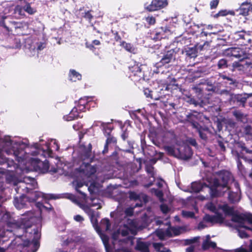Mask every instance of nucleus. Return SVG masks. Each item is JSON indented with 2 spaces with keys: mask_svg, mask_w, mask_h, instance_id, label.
<instances>
[{
  "mask_svg": "<svg viewBox=\"0 0 252 252\" xmlns=\"http://www.w3.org/2000/svg\"><path fill=\"white\" fill-rule=\"evenodd\" d=\"M29 203L35 202L39 198L42 197L47 199H56L57 197L53 194H45L38 191H32L27 195Z\"/></svg>",
  "mask_w": 252,
  "mask_h": 252,
  "instance_id": "6e6552de",
  "label": "nucleus"
},
{
  "mask_svg": "<svg viewBox=\"0 0 252 252\" xmlns=\"http://www.w3.org/2000/svg\"><path fill=\"white\" fill-rule=\"evenodd\" d=\"M100 226L102 228L105 229L106 231L109 230L111 227V223L107 218H104L101 220Z\"/></svg>",
  "mask_w": 252,
  "mask_h": 252,
  "instance_id": "a18cd8bd",
  "label": "nucleus"
},
{
  "mask_svg": "<svg viewBox=\"0 0 252 252\" xmlns=\"http://www.w3.org/2000/svg\"><path fill=\"white\" fill-rule=\"evenodd\" d=\"M233 38L235 40H242L241 45H247L251 43L252 40L250 37V35L247 34L244 31H238L233 34Z\"/></svg>",
  "mask_w": 252,
  "mask_h": 252,
  "instance_id": "f8f14e48",
  "label": "nucleus"
},
{
  "mask_svg": "<svg viewBox=\"0 0 252 252\" xmlns=\"http://www.w3.org/2000/svg\"><path fill=\"white\" fill-rule=\"evenodd\" d=\"M91 98L89 96H84L80 98L75 106L80 112H85L86 110H89L91 105L94 104V102L92 101Z\"/></svg>",
  "mask_w": 252,
  "mask_h": 252,
  "instance_id": "9b49d317",
  "label": "nucleus"
},
{
  "mask_svg": "<svg viewBox=\"0 0 252 252\" xmlns=\"http://www.w3.org/2000/svg\"><path fill=\"white\" fill-rule=\"evenodd\" d=\"M82 154L85 158H90L92 156V145L89 143L87 146L82 144L80 146Z\"/></svg>",
  "mask_w": 252,
  "mask_h": 252,
  "instance_id": "b1692460",
  "label": "nucleus"
},
{
  "mask_svg": "<svg viewBox=\"0 0 252 252\" xmlns=\"http://www.w3.org/2000/svg\"><path fill=\"white\" fill-rule=\"evenodd\" d=\"M210 235L207 236V239L204 241L202 245V248L203 250H207L210 248L215 249L217 247V244L215 242L211 241Z\"/></svg>",
  "mask_w": 252,
  "mask_h": 252,
  "instance_id": "c756f323",
  "label": "nucleus"
},
{
  "mask_svg": "<svg viewBox=\"0 0 252 252\" xmlns=\"http://www.w3.org/2000/svg\"><path fill=\"white\" fill-rule=\"evenodd\" d=\"M143 91L146 97L150 98L151 99L153 100L158 99V98L153 96V91L150 90L149 88H145Z\"/></svg>",
  "mask_w": 252,
  "mask_h": 252,
  "instance_id": "3c124183",
  "label": "nucleus"
},
{
  "mask_svg": "<svg viewBox=\"0 0 252 252\" xmlns=\"http://www.w3.org/2000/svg\"><path fill=\"white\" fill-rule=\"evenodd\" d=\"M202 85V88H196V90H198L199 91H202L203 90H207L208 91H213L214 92L215 91V87L213 85V84L211 82L208 81V80H205L204 82H200L199 85Z\"/></svg>",
  "mask_w": 252,
  "mask_h": 252,
  "instance_id": "bb28decb",
  "label": "nucleus"
},
{
  "mask_svg": "<svg viewBox=\"0 0 252 252\" xmlns=\"http://www.w3.org/2000/svg\"><path fill=\"white\" fill-rule=\"evenodd\" d=\"M217 148L222 152H225L226 150L224 143L221 139H219L217 141Z\"/></svg>",
  "mask_w": 252,
  "mask_h": 252,
  "instance_id": "6e6d98bb",
  "label": "nucleus"
},
{
  "mask_svg": "<svg viewBox=\"0 0 252 252\" xmlns=\"http://www.w3.org/2000/svg\"><path fill=\"white\" fill-rule=\"evenodd\" d=\"M160 209L161 211L163 214H165L168 213L169 212V211H170V209H169L168 206L166 204H165L160 205Z\"/></svg>",
  "mask_w": 252,
  "mask_h": 252,
  "instance_id": "0e129e2a",
  "label": "nucleus"
},
{
  "mask_svg": "<svg viewBox=\"0 0 252 252\" xmlns=\"http://www.w3.org/2000/svg\"><path fill=\"white\" fill-rule=\"evenodd\" d=\"M217 66L218 69H224L228 68L229 66L228 60L224 58L219 60Z\"/></svg>",
  "mask_w": 252,
  "mask_h": 252,
  "instance_id": "4c0bfd02",
  "label": "nucleus"
},
{
  "mask_svg": "<svg viewBox=\"0 0 252 252\" xmlns=\"http://www.w3.org/2000/svg\"><path fill=\"white\" fill-rule=\"evenodd\" d=\"M222 78L227 81L226 82L227 84L231 85L234 87L237 86L238 83L236 79H233V78H231L226 75H222Z\"/></svg>",
  "mask_w": 252,
  "mask_h": 252,
  "instance_id": "49530a36",
  "label": "nucleus"
},
{
  "mask_svg": "<svg viewBox=\"0 0 252 252\" xmlns=\"http://www.w3.org/2000/svg\"><path fill=\"white\" fill-rule=\"evenodd\" d=\"M168 5L167 0H152L149 4H145V9L149 12L160 10Z\"/></svg>",
  "mask_w": 252,
  "mask_h": 252,
  "instance_id": "0eeeda50",
  "label": "nucleus"
},
{
  "mask_svg": "<svg viewBox=\"0 0 252 252\" xmlns=\"http://www.w3.org/2000/svg\"><path fill=\"white\" fill-rule=\"evenodd\" d=\"M80 172L85 174L87 177H91L96 172V168L94 166H92L89 163H83L80 167Z\"/></svg>",
  "mask_w": 252,
  "mask_h": 252,
  "instance_id": "2eb2a0df",
  "label": "nucleus"
},
{
  "mask_svg": "<svg viewBox=\"0 0 252 252\" xmlns=\"http://www.w3.org/2000/svg\"><path fill=\"white\" fill-rule=\"evenodd\" d=\"M177 151V158L181 159L187 160L190 159L192 156V149L188 146L184 147L182 150L178 148Z\"/></svg>",
  "mask_w": 252,
  "mask_h": 252,
  "instance_id": "4468645a",
  "label": "nucleus"
},
{
  "mask_svg": "<svg viewBox=\"0 0 252 252\" xmlns=\"http://www.w3.org/2000/svg\"><path fill=\"white\" fill-rule=\"evenodd\" d=\"M32 161L37 164V167L39 170L42 173H46L49 170V163L47 160L45 159L44 161H41L38 158H33Z\"/></svg>",
  "mask_w": 252,
  "mask_h": 252,
  "instance_id": "412c9836",
  "label": "nucleus"
},
{
  "mask_svg": "<svg viewBox=\"0 0 252 252\" xmlns=\"http://www.w3.org/2000/svg\"><path fill=\"white\" fill-rule=\"evenodd\" d=\"M135 249L140 252H150L149 245L145 242L137 241Z\"/></svg>",
  "mask_w": 252,
  "mask_h": 252,
  "instance_id": "a878e982",
  "label": "nucleus"
},
{
  "mask_svg": "<svg viewBox=\"0 0 252 252\" xmlns=\"http://www.w3.org/2000/svg\"><path fill=\"white\" fill-rule=\"evenodd\" d=\"M231 15L234 16L235 12L232 10H227L226 9H223L220 10L217 13L215 14L213 17L215 18H217L220 16H225L227 15Z\"/></svg>",
  "mask_w": 252,
  "mask_h": 252,
  "instance_id": "58836bf2",
  "label": "nucleus"
},
{
  "mask_svg": "<svg viewBox=\"0 0 252 252\" xmlns=\"http://www.w3.org/2000/svg\"><path fill=\"white\" fill-rule=\"evenodd\" d=\"M29 202L27 195L23 194L20 197H15L13 203L15 207L18 209H21L26 207L27 202Z\"/></svg>",
  "mask_w": 252,
  "mask_h": 252,
  "instance_id": "f3484780",
  "label": "nucleus"
},
{
  "mask_svg": "<svg viewBox=\"0 0 252 252\" xmlns=\"http://www.w3.org/2000/svg\"><path fill=\"white\" fill-rule=\"evenodd\" d=\"M120 45L123 47L127 52L133 54L135 53V48L131 44L122 41L121 42Z\"/></svg>",
  "mask_w": 252,
  "mask_h": 252,
  "instance_id": "e433bc0d",
  "label": "nucleus"
},
{
  "mask_svg": "<svg viewBox=\"0 0 252 252\" xmlns=\"http://www.w3.org/2000/svg\"><path fill=\"white\" fill-rule=\"evenodd\" d=\"M245 221H248L249 223L252 225V214H245Z\"/></svg>",
  "mask_w": 252,
  "mask_h": 252,
  "instance_id": "774afa93",
  "label": "nucleus"
},
{
  "mask_svg": "<svg viewBox=\"0 0 252 252\" xmlns=\"http://www.w3.org/2000/svg\"><path fill=\"white\" fill-rule=\"evenodd\" d=\"M85 212L87 214V215L89 216L90 220L92 223L94 224H97V220L95 217V212L92 209H91L89 207H87L84 209Z\"/></svg>",
  "mask_w": 252,
  "mask_h": 252,
  "instance_id": "473e14b6",
  "label": "nucleus"
},
{
  "mask_svg": "<svg viewBox=\"0 0 252 252\" xmlns=\"http://www.w3.org/2000/svg\"><path fill=\"white\" fill-rule=\"evenodd\" d=\"M145 20L150 25H153L156 23V18L152 16L146 17Z\"/></svg>",
  "mask_w": 252,
  "mask_h": 252,
  "instance_id": "680f3d73",
  "label": "nucleus"
},
{
  "mask_svg": "<svg viewBox=\"0 0 252 252\" xmlns=\"http://www.w3.org/2000/svg\"><path fill=\"white\" fill-rule=\"evenodd\" d=\"M69 80L72 82H76L82 79V75L74 69H71L69 74Z\"/></svg>",
  "mask_w": 252,
  "mask_h": 252,
  "instance_id": "c9c22d12",
  "label": "nucleus"
},
{
  "mask_svg": "<svg viewBox=\"0 0 252 252\" xmlns=\"http://www.w3.org/2000/svg\"><path fill=\"white\" fill-rule=\"evenodd\" d=\"M222 210L227 215L232 216L234 213L233 208L229 206L228 205H223L222 207Z\"/></svg>",
  "mask_w": 252,
  "mask_h": 252,
  "instance_id": "8fccbe9b",
  "label": "nucleus"
},
{
  "mask_svg": "<svg viewBox=\"0 0 252 252\" xmlns=\"http://www.w3.org/2000/svg\"><path fill=\"white\" fill-rule=\"evenodd\" d=\"M182 215L183 217L188 218H194L195 214L193 212L183 211Z\"/></svg>",
  "mask_w": 252,
  "mask_h": 252,
  "instance_id": "bf43d9fd",
  "label": "nucleus"
},
{
  "mask_svg": "<svg viewBox=\"0 0 252 252\" xmlns=\"http://www.w3.org/2000/svg\"><path fill=\"white\" fill-rule=\"evenodd\" d=\"M154 167L151 165L147 166L146 167V172L149 174L151 177H154Z\"/></svg>",
  "mask_w": 252,
  "mask_h": 252,
  "instance_id": "338daca9",
  "label": "nucleus"
},
{
  "mask_svg": "<svg viewBox=\"0 0 252 252\" xmlns=\"http://www.w3.org/2000/svg\"><path fill=\"white\" fill-rule=\"evenodd\" d=\"M133 143L132 141H127L128 148L123 149V151L126 153L133 154Z\"/></svg>",
  "mask_w": 252,
  "mask_h": 252,
  "instance_id": "603ef678",
  "label": "nucleus"
},
{
  "mask_svg": "<svg viewBox=\"0 0 252 252\" xmlns=\"http://www.w3.org/2000/svg\"><path fill=\"white\" fill-rule=\"evenodd\" d=\"M245 214L240 215L234 214L232 216V221L235 222L242 223L245 221Z\"/></svg>",
  "mask_w": 252,
  "mask_h": 252,
  "instance_id": "37998d69",
  "label": "nucleus"
},
{
  "mask_svg": "<svg viewBox=\"0 0 252 252\" xmlns=\"http://www.w3.org/2000/svg\"><path fill=\"white\" fill-rule=\"evenodd\" d=\"M81 112H80L79 109L75 106L71 110L70 113L64 117L67 121H71L79 118H82L83 116H80L79 114Z\"/></svg>",
  "mask_w": 252,
  "mask_h": 252,
  "instance_id": "5701e85b",
  "label": "nucleus"
},
{
  "mask_svg": "<svg viewBox=\"0 0 252 252\" xmlns=\"http://www.w3.org/2000/svg\"><path fill=\"white\" fill-rule=\"evenodd\" d=\"M34 220V218L31 217L28 220L24 219L22 221L23 223V228L26 233H33L34 237L32 243L33 248L36 251L39 247V242L38 239L40 238V234L39 233V230L36 225H33L32 220Z\"/></svg>",
  "mask_w": 252,
  "mask_h": 252,
  "instance_id": "7ed1b4c3",
  "label": "nucleus"
},
{
  "mask_svg": "<svg viewBox=\"0 0 252 252\" xmlns=\"http://www.w3.org/2000/svg\"><path fill=\"white\" fill-rule=\"evenodd\" d=\"M220 0H212L210 2V6L211 9H216L218 7Z\"/></svg>",
  "mask_w": 252,
  "mask_h": 252,
  "instance_id": "e2e57ef3",
  "label": "nucleus"
},
{
  "mask_svg": "<svg viewBox=\"0 0 252 252\" xmlns=\"http://www.w3.org/2000/svg\"><path fill=\"white\" fill-rule=\"evenodd\" d=\"M233 57L238 59L240 61L249 58V54L243 49L237 47H234L232 54Z\"/></svg>",
  "mask_w": 252,
  "mask_h": 252,
  "instance_id": "6ab92c4d",
  "label": "nucleus"
},
{
  "mask_svg": "<svg viewBox=\"0 0 252 252\" xmlns=\"http://www.w3.org/2000/svg\"><path fill=\"white\" fill-rule=\"evenodd\" d=\"M195 128L198 132L200 138L205 141L207 140V133L208 132V128H204L199 125L197 127H195Z\"/></svg>",
  "mask_w": 252,
  "mask_h": 252,
  "instance_id": "7c9ffc66",
  "label": "nucleus"
},
{
  "mask_svg": "<svg viewBox=\"0 0 252 252\" xmlns=\"http://www.w3.org/2000/svg\"><path fill=\"white\" fill-rule=\"evenodd\" d=\"M239 12V14L243 16H248L250 12H252V3L248 2H244L237 9Z\"/></svg>",
  "mask_w": 252,
  "mask_h": 252,
  "instance_id": "aec40b11",
  "label": "nucleus"
},
{
  "mask_svg": "<svg viewBox=\"0 0 252 252\" xmlns=\"http://www.w3.org/2000/svg\"><path fill=\"white\" fill-rule=\"evenodd\" d=\"M243 132L247 139L252 141V126L250 125L246 126L244 129Z\"/></svg>",
  "mask_w": 252,
  "mask_h": 252,
  "instance_id": "ea45409f",
  "label": "nucleus"
},
{
  "mask_svg": "<svg viewBox=\"0 0 252 252\" xmlns=\"http://www.w3.org/2000/svg\"><path fill=\"white\" fill-rule=\"evenodd\" d=\"M169 32L170 30L166 27H161L157 28L155 31L153 39L155 41L159 40L165 36V33Z\"/></svg>",
  "mask_w": 252,
  "mask_h": 252,
  "instance_id": "4be33fe9",
  "label": "nucleus"
},
{
  "mask_svg": "<svg viewBox=\"0 0 252 252\" xmlns=\"http://www.w3.org/2000/svg\"><path fill=\"white\" fill-rule=\"evenodd\" d=\"M101 126L102 127V130L105 136L111 135V132L114 129V127L111 124L101 122Z\"/></svg>",
  "mask_w": 252,
  "mask_h": 252,
  "instance_id": "2f4dec72",
  "label": "nucleus"
},
{
  "mask_svg": "<svg viewBox=\"0 0 252 252\" xmlns=\"http://www.w3.org/2000/svg\"><path fill=\"white\" fill-rule=\"evenodd\" d=\"M237 165L238 169L239 172L243 176H245L247 174V171L246 168L244 167V165L242 164V162L241 161V159H244L245 161L248 162L249 163L252 164V159H248L245 156L244 154L242 153H237Z\"/></svg>",
  "mask_w": 252,
  "mask_h": 252,
  "instance_id": "ddd939ff",
  "label": "nucleus"
},
{
  "mask_svg": "<svg viewBox=\"0 0 252 252\" xmlns=\"http://www.w3.org/2000/svg\"><path fill=\"white\" fill-rule=\"evenodd\" d=\"M142 64L134 62L128 66L129 77L134 81L144 79V74L141 68Z\"/></svg>",
  "mask_w": 252,
  "mask_h": 252,
  "instance_id": "39448f33",
  "label": "nucleus"
},
{
  "mask_svg": "<svg viewBox=\"0 0 252 252\" xmlns=\"http://www.w3.org/2000/svg\"><path fill=\"white\" fill-rule=\"evenodd\" d=\"M183 54L185 55L186 59L195 58L197 57V52L195 49L189 48L184 51H182Z\"/></svg>",
  "mask_w": 252,
  "mask_h": 252,
  "instance_id": "f704fd0d",
  "label": "nucleus"
},
{
  "mask_svg": "<svg viewBox=\"0 0 252 252\" xmlns=\"http://www.w3.org/2000/svg\"><path fill=\"white\" fill-rule=\"evenodd\" d=\"M233 115L236 120L239 121H242L244 118V114L239 110H235L233 112Z\"/></svg>",
  "mask_w": 252,
  "mask_h": 252,
  "instance_id": "5fc2aeb1",
  "label": "nucleus"
},
{
  "mask_svg": "<svg viewBox=\"0 0 252 252\" xmlns=\"http://www.w3.org/2000/svg\"><path fill=\"white\" fill-rule=\"evenodd\" d=\"M227 191H228V199L230 203H235L240 201L241 199V191L234 190L231 188H229Z\"/></svg>",
  "mask_w": 252,
  "mask_h": 252,
  "instance_id": "a211bd4d",
  "label": "nucleus"
},
{
  "mask_svg": "<svg viewBox=\"0 0 252 252\" xmlns=\"http://www.w3.org/2000/svg\"><path fill=\"white\" fill-rule=\"evenodd\" d=\"M233 189L234 190H237L241 191L240 185L237 181H236L234 178L233 180L231 181V187H229Z\"/></svg>",
  "mask_w": 252,
  "mask_h": 252,
  "instance_id": "864d4df0",
  "label": "nucleus"
},
{
  "mask_svg": "<svg viewBox=\"0 0 252 252\" xmlns=\"http://www.w3.org/2000/svg\"><path fill=\"white\" fill-rule=\"evenodd\" d=\"M171 231L174 236H178L181 234V229L180 228L172 227L170 229H167L165 231L166 235L169 237H172Z\"/></svg>",
  "mask_w": 252,
  "mask_h": 252,
  "instance_id": "79ce46f5",
  "label": "nucleus"
},
{
  "mask_svg": "<svg viewBox=\"0 0 252 252\" xmlns=\"http://www.w3.org/2000/svg\"><path fill=\"white\" fill-rule=\"evenodd\" d=\"M213 34L216 35L217 32H209L208 31H205L204 30H202V32L199 34V37L200 38H206L205 39H202V41L203 42L202 44L201 43H197L196 46V47L200 50H202L204 49L209 47L210 43L212 41V35Z\"/></svg>",
  "mask_w": 252,
  "mask_h": 252,
  "instance_id": "423d86ee",
  "label": "nucleus"
},
{
  "mask_svg": "<svg viewBox=\"0 0 252 252\" xmlns=\"http://www.w3.org/2000/svg\"><path fill=\"white\" fill-rule=\"evenodd\" d=\"M197 115L192 113H189L186 115V121L191 123L193 128L197 127L199 125V123L196 122L197 120Z\"/></svg>",
  "mask_w": 252,
  "mask_h": 252,
  "instance_id": "cd10ccee",
  "label": "nucleus"
},
{
  "mask_svg": "<svg viewBox=\"0 0 252 252\" xmlns=\"http://www.w3.org/2000/svg\"><path fill=\"white\" fill-rule=\"evenodd\" d=\"M238 231L239 236L241 238H246L249 237V235H248L245 230L238 229Z\"/></svg>",
  "mask_w": 252,
  "mask_h": 252,
  "instance_id": "69168bd1",
  "label": "nucleus"
},
{
  "mask_svg": "<svg viewBox=\"0 0 252 252\" xmlns=\"http://www.w3.org/2000/svg\"><path fill=\"white\" fill-rule=\"evenodd\" d=\"M100 237L104 246L106 252H111L112 249L109 244V237L105 234H101Z\"/></svg>",
  "mask_w": 252,
  "mask_h": 252,
  "instance_id": "72a5a7b5",
  "label": "nucleus"
},
{
  "mask_svg": "<svg viewBox=\"0 0 252 252\" xmlns=\"http://www.w3.org/2000/svg\"><path fill=\"white\" fill-rule=\"evenodd\" d=\"M111 31V32L114 35V38L116 42H120L121 43V42L122 41H121L122 38H121V36L119 35L118 32L117 31L113 30V29H112Z\"/></svg>",
  "mask_w": 252,
  "mask_h": 252,
  "instance_id": "13d9d810",
  "label": "nucleus"
},
{
  "mask_svg": "<svg viewBox=\"0 0 252 252\" xmlns=\"http://www.w3.org/2000/svg\"><path fill=\"white\" fill-rule=\"evenodd\" d=\"M24 182L29 184L32 188H35L37 186L36 181L33 178L30 177H25L24 179Z\"/></svg>",
  "mask_w": 252,
  "mask_h": 252,
  "instance_id": "c03bdc74",
  "label": "nucleus"
},
{
  "mask_svg": "<svg viewBox=\"0 0 252 252\" xmlns=\"http://www.w3.org/2000/svg\"><path fill=\"white\" fill-rule=\"evenodd\" d=\"M218 178H213L208 185L204 184L205 186L209 188L212 198L223 196L229 189V182L234 180L233 174L227 170H221L218 173Z\"/></svg>",
  "mask_w": 252,
  "mask_h": 252,
  "instance_id": "f257e3e1",
  "label": "nucleus"
},
{
  "mask_svg": "<svg viewBox=\"0 0 252 252\" xmlns=\"http://www.w3.org/2000/svg\"><path fill=\"white\" fill-rule=\"evenodd\" d=\"M164 150L165 151L168 155L177 157V154H176L174 146H164Z\"/></svg>",
  "mask_w": 252,
  "mask_h": 252,
  "instance_id": "a19ab883",
  "label": "nucleus"
},
{
  "mask_svg": "<svg viewBox=\"0 0 252 252\" xmlns=\"http://www.w3.org/2000/svg\"><path fill=\"white\" fill-rule=\"evenodd\" d=\"M23 5H17L14 8L13 14L17 18H24L25 16Z\"/></svg>",
  "mask_w": 252,
  "mask_h": 252,
  "instance_id": "c85d7f7f",
  "label": "nucleus"
},
{
  "mask_svg": "<svg viewBox=\"0 0 252 252\" xmlns=\"http://www.w3.org/2000/svg\"><path fill=\"white\" fill-rule=\"evenodd\" d=\"M250 96L247 94H231L229 101L231 103L244 107L247 99Z\"/></svg>",
  "mask_w": 252,
  "mask_h": 252,
  "instance_id": "1a4fd4ad",
  "label": "nucleus"
},
{
  "mask_svg": "<svg viewBox=\"0 0 252 252\" xmlns=\"http://www.w3.org/2000/svg\"><path fill=\"white\" fill-rule=\"evenodd\" d=\"M24 10L30 15H32L37 12V8L34 6L32 2H26L23 4Z\"/></svg>",
  "mask_w": 252,
  "mask_h": 252,
  "instance_id": "393cba45",
  "label": "nucleus"
},
{
  "mask_svg": "<svg viewBox=\"0 0 252 252\" xmlns=\"http://www.w3.org/2000/svg\"><path fill=\"white\" fill-rule=\"evenodd\" d=\"M106 137V140L105 141V144L109 145L110 144L115 145L117 143V140L116 137H115L113 135H108L105 136Z\"/></svg>",
  "mask_w": 252,
  "mask_h": 252,
  "instance_id": "09e8293b",
  "label": "nucleus"
},
{
  "mask_svg": "<svg viewBox=\"0 0 252 252\" xmlns=\"http://www.w3.org/2000/svg\"><path fill=\"white\" fill-rule=\"evenodd\" d=\"M191 188L192 191L197 193L202 190L203 185L200 183L194 182L191 184Z\"/></svg>",
  "mask_w": 252,
  "mask_h": 252,
  "instance_id": "de8ad7c7",
  "label": "nucleus"
},
{
  "mask_svg": "<svg viewBox=\"0 0 252 252\" xmlns=\"http://www.w3.org/2000/svg\"><path fill=\"white\" fill-rule=\"evenodd\" d=\"M0 26L3 27L5 30L8 32H12L13 30H16L20 28L21 24L20 23L10 20L7 17H3L0 21Z\"/></svg>",
  "mask_w": 252,
  "mask_h": 252,
  "instance_id": "9d476101",
  "label": "nucleus"
},
{
  "mask_svg": "<svg viewBox=\"0 0 252 252\" xmlns=\"http://www.w3.org/2000/svg\"><path fill=\"white\" fill-rule=\"evenodd\" d=\"M203 220L207 222L214 223H222L223 222L224 218L220 213H218L216 215H210L205 214Z\"/></svg>",
  "mask_w": 252,
  "mask_h": 252,
  "instance_id": "dca6fc26",
  "label": "nucleus"
},
{
  "mask_svg": "<svg viewBox=\"0 0 252 252\" xmlns=\"http://www.w3.org/2000/svg\"><path fill=\"white\" fill-rule=\"evenodd\" d=\"M179 50V49L177 48L169 49L165 47L161 53L162 56L160 60L156 63V67L158 68L167 64L174 63L176 60L177 54Z\"/></svg>",
  "mask_w": 252,
  "mask_h": 252,
  "instance_id": "20e7f679",
  "label": "nucleus"
},
{
  "mask_svg": "<svg viewBox=\"0 0 252 252\" xmlns=\"http://www.w3.org/2000/svg\"><path fill=\"white\" fill-rule=\"evenodd\" d=\"M234 50V47L228 48L225 49L223 53L224 55L228 57H233V54H232L233 51Z\"/></svg>",
  "mask_w": 252,
  "mask_h": 252,
  "instance_id": "052dcab7",
  "label": "nucleus"
},
{
  "mask_svg": "<svg viewBox=\"0 0 252 252\" xmlns=\"http://www.w3.org/2000/svg\"><path fill=\"white\" fill-rule=\"evenodd\" d=\"M129 197L130 199L136 201L140 199V196L134 191H130L129 193Z\"/></svg>",
  "mask_w": 252,
  "mask_h": 252,
  "instance_id": "4d7b16f0",
  "label": "nucleus"
},
{
  "mask_svg": "<svg viewBox=\"0 0 252 252\" xmlns=\"http://www.w3.org/2000/svg\"><path fill=\"white\" fill-rule=\"evenodd\" d=\"M3 148L8 155H13L15 160L20 162L25 158L26 152L25 151L26 145L23 142H14L10 137H5L2 140Z\"/></svg>",
  "mask_w": 252,
  "mask_h": 252,
  "instance_id": "f03ea898",
  "label": "nucleus"
}]
</instances>
